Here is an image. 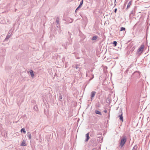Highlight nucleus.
Here are the masks:
<instances>
[{
	"instance_id": "7",
	"label": "nucleus",
	"mask_w": 150,
	"mask_h": 150,
	"mask_svg": "<svg viewBox=\"0 0 150 150\" xmlns=\"http://www.w3.org/2000/svg\"><path fill=\"white\" fill-rule=\"evenodd\" d=\"M86 139L85 141V142H86L88 141V140L90 138L89 133H87L86 134Z\"/></svg>"
},
{
	"instance_id": "8",
	"label": "nucleus",
	"mask_w": 150,
	"mask_h": 150,
	"mask_svg": "<svg viewBox=\"0 0 150 150\" xmlns=\"http://www.w3.org/2000/svg\"><path fill=\"white\" fill-rule=\"evenodd\" d=\"M21 146H27V144L25 143V140H23L22 142Z\"/></svg>"
},
{
	"instance_id": "10",
	"label": "nucleus",
	"mask_w": 150,
	"mask_h": 150,
	"mask_svg": "<svg viewBox=\"0 0 150 150\" xmlns=\"http://www.w3.org/2000/svg\"><path fill=\"white\" fill-rule=\"evenodd\" d=\"M27 135L29 138V139H30L31 138V134L30 132H28L27 134Z\"/></svg>"
},
{
	"instance_id": "4",
	"label": "nucleus",
	"mask_w": 150,
	"mask_h": 150,
	"mask_svg": "<svg viewBox=\"0 0 150 150\" xmlns=\"http://www.w3.org/2000/svg\"><path fill=\"white\" fill-rule=\"evenodd\" d=\"M118 114H119L118 117H119L120 120L123 122V118L122 116V110L121 109H120L119 112Z\"/></svg>"
},
{
	"instance_id": "24",
	"label": "nucleus",
	"mask_w": 150,
	"mask_h": 150,
	"mask_svg": "<svg viewBox=\"0 0 150 150\" xmlns=\"http://www.w3.org/2000/svg\"><path fill=\"white\" fill-rule=\"evenodd\" d=\"M117 8H116L115 9V10H114L115 13H116L117 12Z\"/></svg>"
},
{
	"instance_id": "5",
	"label": "nucleus",
	"mask_w": 150,
	"mask_h": 150,
	"mask_svg": "<svg viewBox=\"0 0 150 150\" xmlns=\"http://www.w3.org/2000/svg\"><path fill=\"white\" fill-rule=\"evenodd\" d=\"M11 34L12 33L11 31H9L7 35L6 36V38L4 40V41H6V40H8V39L10 38Z\"/></svg>"
},
{
	"instance_id": "1",
	"label": "nucleus",
	"mask_w": 150,
	"mask_h": 150,
	"mask_svg": "<svg viewBox=\"0 0 150 150\" xmlns=\"http://www.w3.org/2000/svg\"><path fill=\"white\" fill-rule=\"evenodd\" d=\"M127 140V138L126 136L123 135L120 139V146L122 148L126 143Z\"/></svg>"
},
{
	"instance_id": "18",
	"label": "nucleus",
	"mask_w": 150,
	"mask_h": 150,
	"mask_svg": "<svg viewBox=\"0 0 150 150\" xmlns=\"http://www.w3.org/2000/svg\"><path fill=\"white\" fill-rule=\"evenodd\" d=\"M125 30V28L124 27H121L120 28V31H124Z\"/></svg>"
},
{
	"instance_id": "23",
	"label": "nucleus",
	"mask_w": 150,
	"mask_h": 150,
	"mask_svg": "<svg viewBox=\"0 0 150 150\" xmlns=\"http://www.w3.org/2000/svg\"><path fill=\"white\" fill-rule=\"evenodd\" d=\"M75 67L76 69H78V70H79H79L80 68L79 67H78V66L77 65H76Z\"/></svg>"
},
{
	"instance_id": "14",
	"label": "nucleus",
	"mask_w": 150,
	"mask_h": 150,
	"mask_svg": "<svg viewBox=\"0 0 150 150\" xmlns=\"http://www.w3.org/2000/svg\"><path fill=\"white\" fill-rule=\"evenodd\" d=\"M117 42L116 41H114L113 42V44L114 45V46L115 47L117 45Z\"/></svg>"
},
{
	"instance_id": "22",
	"label": "nucleus",
	"mask_w": 150,
	"mask_h": 150,
	"mask_svg": "<svg viewBox=\"0 0 150 150\" xmlns=\"http://www.w3.org/2000/svg\"><path fill=\"white\" fill-rule=\"evenodd\" d=\"M83 0H82L80 2V4H79V5H80V6H82V5L83 4Z\"/></svg>"
},
{
	"instance_id": "13",
	"label": "nucleus",
	"mask_w": 150,
	"mask_h": 150,
	"mask_svg": "<svg viewBox=\"0 0 150 150\" xmlns=\"http://www.w3.org/2000/svg\"><path fill=\"white\" fill-rule=\"evenodd\" d=\"M98 38V36L96 35L94 36L93 37V38H92V40H96Z\"/></svg>"
},
{
	"instance_id": "15",
	"label": "nucleus",
	"mask_w": 150,
	"mask_h": 150,
	"mask_svg": "<svg viewBox=\"0 0 150 150\" xmlns=\"http://www.w3.org/2000/svg\"><path fill=\"white\" fill-rule=\"evenodd\" d=\"M59 100H61L62 98V96L61 94H59Z\"/></svg>"
},
{
	"instance_id": "29",
	"label": "nucleus",
	"mask_w": 150,
	"mask_h": 150,
	"mask_svg": "<svg viewBox=\"0 0 150 150\" xmlns=\"http://www.w3.org/2000/svg\"><path fill=\"white\" fill-rule=\"evenodd\" d=\"M86 76H87V74H86Z\"/></svg>"
},
{
	"instance_id": "2",
	"label": "nucleus",
	"mask_w": 150,
	"mask_h": 150,
	"mask_svg": "<svg viewBox=\"0 0 150 150\" xmlns=\"http://www.w3.org/2000/svg\"><path fill=\"white\" fill-rule=\"evenodd\" d=\"M144 48V45H142L138 49L136 52V55L137 57H139L142 53Z\"/></svg>"
},
{
	"instance_id": "31",
	"label": "nucleus",
	"mask_w": 150,
	"mask_h": 150,
	"mask_svg": "<svg viewBox=\"0 0 150 150\" xmlns=\"http://www.w3.org/2000/svg\"><path fill=\"white\" fill-rule=\"evenodd\" d=\"M93 150H94V149H93Z\"/></svg>"
},
{
	"instance_id": "16",
	"label": "nucleus",
	"mask_w": 150,
	"mask_h": 150,
	"mask_svg": "<svg viewBox=\"0 0 150 150\" xmlns=\"http://www.w3.org/2000/svg\"><path fill=\"white\" fill-rule=\"evenodd\" d=\"M21 132H23V133H25L26 132L25 129L24 128H22L21 129Z\"/></svg>"
},
{
	"instance_id": "28",
	"label": "nucleus",
	"mask_w": 150,
	"mask_h": 150,
	"mask_svg": "<svg viewBox=\"0 0 150 150\" xmlns=\"http://www.w3.org/2000/svg\"><path fill=\"white\" fill-rule=\"evenodd\" d=\"M132 12H131V14L132 13Z\"/></svg>"
},
{
	"instance_id": "20",
	"label": "nucleus",
	"mask_w": 150,
	"mask_h": 150,
	"mask_svg": "<svg viewBox=\"0 0 150 150\" xmlns=\"http://www.w3.org/2000/svg\"><path fill=\"white\" fill-rule=\"evenodd\" d=\"M56 22L57 24H58L59 23V18L58 17L57 18Z\"/></svg>"
},
{
	"instance_id": "26",
	"label": "nucleus",
	"mask_w": 150,
	"mask_h": 150,
	"mask_svg": "<svg viewBox=\"0 0 150 150\" xmlns=\"http://www.w3.org/2000/svg\"><path fill=\"white\" fill-rule=\"evenodd\" d=\"M104 112H105V113H106L107 112V111L106 110H104Z\"/></svg>"
},
{
	"instance_id": "19",
	"label": "nucleus",
	"mask_w": 150,
	"mask_h": 150,
	"mask_svg": "<svg viewBox=\"0 0 150 150\" xmlns=\"http://www.w3.org/2000/svg\"><path fill=\"white\" fill-rule=\"evenodd\" d=\"M81 6H80V5H79V6H78V7L76 8V11L77 10H78Z\"/></svg>"
},
{
	"instance_id": "11",
	"label": "nucleus",
	"mask_w": 150,
	"mask_h": 150,
	"mask_svg": "<svg viewBox=\"0 0 150 150\" xmlns=\"http://www.w3.org/2000/svg\"><path fill=\"white\" fill-rule=\"evenodd\" d=\"M131 3H132V2L131 1H130L127 4V8L126 9H128V8H129L130 7V5L131 4Z\"/></svg>"
},
{
	"instance_id": "27",
	"label": "nucleus",
	"mask_w": 150,
	"mask_h": 150,
	"mask_svg": "<svg viewBox=\"0 0 150 150\" xmlns=\"http://www.w3.org/2000/svg\"><path fill=\"white\" fill-rule=\"evenodd\" d=\"M127 3V2H126V3L125 4V5H126V3Z\"/></svg>"
},
{
	"instance_id": "21",
	"label": "nucleus",
	"mask_w": 150,
	"mask_h": 150,
	"mask_svg": "<svg viewBox=\"0 0 150 150\" xmlns=\"http://www.w3.org/2000/svg\"><path fill=\"white\" fill-rule=\"evenodd\" d=\"M137 147L136 145H135V146H134V147L132 150H133L134 149L135 150H137Z\"/></svg>"
},
{
	"instance_id": "12",
	"label": "nucleus",
	"mask_w": 150,
	"mask_h": 150,
	"mask_svg": "<svg viewBox=\"0 0 150 150\" xmlns=\"http://www.w3.org/2000/svg\"><path fill=\"white\" fill-rule=\"evenodd\" d=\"M30 75L32 77H33L34 76V74H33V71L32 70H31L30 71Z\"/></svg>"
},
{
	"instance_id": "30",
	"label": "nucleus",
	"mask_w": 150,
	"mask_h": 150,
	"mask_svg": "<svg viewBox=\"0 0 150 150\" xmlns=\"http://www.w3.org/2000/svg\"><path fill=\"white\" fill-rule=\"evenodd\" d=\"M149 63H150V60Z\"/></svg>"
},
{
	"instance_id": "9",
	"label": "nucleus",
	"mask_w": 150,
	"mask_h": 150,
	"mask_svg": "<svg viewBox=\"0 0 150 150\" xmlns=\"http://www.w3.org/2000/svg\"><path fill=\"white\" fill-rule=\"evenodd\" d=\"M95 112L97 114H98L100 115H102V114L99 111L97 110H96L95 111Z\"/></svg>"
},
{
	"instance_id": "6",
	"label": "nucleus",
	"mask_w": 150,
	"mask_h": 150,
	"mask_svg": "<svg viewBox=\"0 0 150 150\" xmlns=\"http://www.w3.org/2000/svg\"><path fill=\"white\" fill-rule=\"evenodd\" d=\"M96 93V91H92L91 93V99L93 100V98L95 96Z\"/></svg>"
},
{
	"instance_id": "25",
	"label": "nucleus",
	"mask_w": 150,
	"mask_h": 150,
	"mask_svg": "<svg viewBox=\"0 0 150 150\" xmlns=\"http://www.w3.org/2000/svg\"><path fill=\"white\" fill-rule=\"evenodd\" d=\"M134 47H132V49H131V50L132 51V52L134 50Z\"/></svg>"
},
{
	"instance_id": "3",
	"label": "nucleus",
	"mask_w": 150,
	"mask_h": 150,
	"mask_svg": "<svg viewBox=\"0 0 150 150\" xmlns=\"http://www.w3.org/2000/svg\"><path fill=\"white\" fill-rule=\"evenodd\" d=\"M132 76L136 79L139 78L140 77V73L139 71L134 72Z\"/></svg>"
},
{
	"instance_id": "17",
	"label": "nucleus",
	"mask_w": 150,
	"mask_h": 150,
	"mask_svg": "<svg viewBox=\"0 0 150 150\" xmlns=\"http://www.w3.org/2000/svg\"><path fill=\"white\" fill-rule=\"evenodd\" d=\"M33 109L35 111H37L38 109V107L36 106H34V107Z\"/></svg>"
}]
</instances>
